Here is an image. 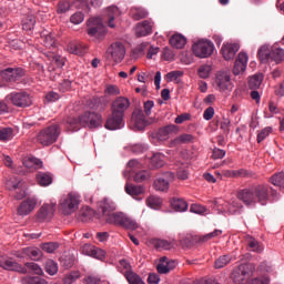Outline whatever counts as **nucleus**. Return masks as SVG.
<instances>
[{"mask_svg":"<svg viewBox=\"0 0 284 284\" xmlns=\"http://www.w3.org/2000/svg\"><path fill=\"white\" fill-rule=\"evenodd\" d=\"M237 199L247 206L256 205V203L265 205V201L270 199V192L265 185L252 186L251 189L240 191L237 193Z\"/></svg>","mask_w":284,"mask_h":284,"instance_id":"f257e3e1","label":"nucleus"},{"mask_svg":"<svg viewBox=\"0 0 284 284\" xmlns=\"http://www.w3.org/2000/svg\"><path fill=\"white\" fill-rule=\"evenodd\" d=\"M123 176L124 179H152V176H154V171L143 169L139 161L131 160L126 164Z\"/></svg>","mask_w":284,"mask_h":284,"instance_id":"f03ea898","label":"nucleus"},{"mask_svg":"<svg viewBox=\"0 0 284 284\" xmlns=\"http://www.w3.org/2000/svg\"><path fill=\"white\" fill-rule=\"evenodd\" d=\"M79 203H81V196L74 192L62 195L59 202V207L62 214L70 216L79 210Z\"/></svg>","mask_w":284,"mask_h":284,"instance_id":"7ed1b4c3","label":"nucleus"},{"mask_svg":"<svg viewBox=\"0 0 284 284\" xmlns=\"http://www.w3.org/2000/svg\"><path fill=\"white\" fill-rule=\"evenodd\" d=\"M59 134H61L59 124H51L38 133L37 141L44 146L52 145V143H57Z\"/></svg>","mask_w":284,"mask_h":284,"instance_id":"20e7f679","label":"nucleus"},{"mask_svg":"<svg viewBox=\"0 0 284 284\" xmlns=\"http://www.w3.org/2000/svg\"><path fill=\"white\" fill-rule=\"evenodd\" d=\"M261 61H275V63H283L284 50L277 47H273L271 50L264 45L257 51Z\"/></svg>","mask_w":284,"mask_h":284,"instance_id":"39448f33","label":"nucleus"},{"mask_svg":"<svg viewBox=\"0 0 284 284\" xmlns=\"http://www.w3.org/2000/svg\"><path fill=\"white\" fill-rule=\"evenodd\" d=\"M176 132H179V126L174 124L162 126L158 131L151 133L152 143H163V141H168L170 136H174Z\"/></svg>","mask_w":284,"mask_h":284,"instance_id":"423d86ee","label":"nucleus"},{"mask_svg":"<svg viewBox=\"0 0 284 284\" xmlns=\"http://www.w3.org/2000/svg\"><path fill=\"white\" fill-rule=\"evenodd\" d=\"M193 54H195L199 59H207V57H212L214 52V43L209 40H199L192 47Z\"/></svg>","mask_w":284,"mask_h":284,"instance_id":"0eeeda50","label":"nucleus"},{"mask_svg":"<svg viewBox=\"0 0 284 284\" xmlns=\"http://www.w3.org/2000/svg\"><path fill=\"white\" fill-rule=\"evenodd\" d=\"M106 59L114 63H121L125 59V45L121 42L112 43L106 50Z\"/></svg>","mask_w":284,"mask_h":284,"instance_id":"6e6552de","label":"nucleus"},{"mask_svg":"<svg viewBox=\"0 0 284 284\" xmlns=\"http://www.w3.org/2000/svg\"><path fill=\"white\" fill-rule=\"evenodd\" d=\"M116 206H114V203L108 199H103L98 202V212L99 214H102L103 220L106 223H110V219L112 216H118L119 213H115Z\"/></svg>","mask_w":284,"mask_h":284,"instance_id":"1a4fd4ad","label":"nucleus"},{"mask_svg":"<svg viewBox=\"0 0 284 284\" xmlns=\"http://www.w3.org/2000/svg\"><path fill=\"white\" fill-rule=\"evenodd\" d=\"M7 100L11 101L17 108H30V105H32V98L24 91L12 92L7 95Z\"/></svg>","mask_w":284,"mask_h":284,"instance_id":"9d476101","label":"nucleus"},{"mask_svg":"<svg viewBox=\"0 0 284 284\" xmlns=\"http://www.w3.org/2000/svg\"><path fill=\"white\" fill-rule=\"evenodd\" d=\"M105 26L101 18H91L88 23V34L95 37V39H103L105 37Z\"/></svg>","mask_w":284,"mask_h":284,"instance_id":"9b49d317","label":"nucleus"},{"mask_svg":"<svg viewBox=\"0 0 284 284\" xmlns=\"http://www.w3.org/2000/svg\"><path fill=\"white\" fill-rule=\"evenodd\" d=\"M215 88L220 92H225L234 88V85L232 84V78L229 71H220L216 73Z\"/></svg>","mask_w":284,"mask_h":284,"instance_id":"f8f14e48","label":"nucleus"},{"mask_svg":"<svg viewBox=\"0 0 284 284\" xmlns=\"http://www.w3.org/2000/svg\"><path fill=\"white\" fill-rule=\"evenodd\" d=\"M130 109V99L125 97H118L111 103V113L115 116L125 118V112Z\"/></svg>","mask_w":284,"mask_h":284,"instance_id":"ddd939ff","label":"nucleus"},{"mask_svg":"<svg viewBox=\"0 0 284 284\" xmlns=\"http://www.w3.org/2000/svg\"><path fill=\"white\" fill-rule=\"evenodd\" d=\"M109 221L110 224L121 225L126 230H136V227H139V224L134 220H132V217H129L123 213H118V215L112 216Z\"/></svg>","mask_w":284,"mask_h":284,"instance_id":"4468645a","label":"nucleus"},{"mask_svg":"<svg viewBox=\"0 0 284 284\" xmlns=\"http://www.w3.org/2000/svg\"><path fill=\"white\" fill-rule=\"evenodd\" d=\"M37 197L24 199L17 209L18 216H28L37 209Z\"/></svg>","mask_w":284,"mask_h":284,"instance_id":"2eb2a0df","label":"nucleus"},{"mask_svg":"<svg viewBox=\"0 0 284 284\" xmlns=\"http://www.w3.org/2000/svg\"><path fill=\"white\" fill-rule=\"evenodd\" d=\"M22 77H26V70L22 68H7L1 71V78L10 83L19 81Z\"/></svg>","mask_w":284,"mask_h":284,"instance_id":"dca6fc26","label":"nucleus"},{"mask_svg":"<svg viewBox=\"0 0 284 284\" xmlns=\"http://www.w3.org/2000/svg\"><path fill=\"white\" fill-rule=\"evenodd\" d=\"M0 267L8 272H19V274H28V268L23 267L18 262H14L12 257H0Z\"/></svg>","mask_w":284,"mask_h":284,"instance_id":"f3484780","label":"nucleus"},{"mask_svg":"<svg viewBox=\"0 0 284 284\" xmlns=\"http://www.w3.org/2000/svg\"><path fill=\"white\" fill-rule=\"evenodd\" d=\"M82 128H99L101 125V115L95 112H84L80 116Z\"/></svg>","mask_w":284,"mask_h":284,"instance_id":"a211bd4d","label":"nucleus"},{"mask_svg":"<svg viewBox=\"0 0 284 284\" xmlns=\"http://www.w3.org/2000/svg\"><path fill=\"white\" fill-rule=\"evenodd\" d=\"M57 203L43 204L37 212L36 219L38 223H43V221H50L54 216V211Z\"/></svg>","mask_w":284,"mask_h":284,"instance_id":"6ab92c4d","label":"nucleus"},{"mask_svg":"<svg viewBox=\"0 0 284 284\" xmlns=\"http://www.w3.org/2000/svg\"><path fill=\"white\" fill-rule=\"evenodd\" d=\"M22 163L23 166L27 169L18 171V174H21L22 176H26L28 172L37 170V168H43V162L32 155L24 158Z\"/></svg>","mask_w":284,"mask_h":284,"instance_id":"aec40b11","label":"nucleus"},{"mask_svg":"<svg viewBox=\"0 0 284 284\" xmlns=\"http://www.w3.org/2000/svg\"><path fill=\"white\" fill-rule=\"evenodd\" d=\"M251 270H252V264H241L232 273V278L234 283L241 284L243 281H245V277L250 276Z\"/></svg>","mask_w":284,"mask_h":284,"instance_id":"412c9836","label":"nucleus"},{"mask_svg":"<svg viewBox=\"0 0 284 284\" xmlns=\"http://www.w3.org/2000/svg\"><path fill=\"white\" fill-rule=\"evenodd\" d=\"M247 68V53L241 52L237 55V59L235 60L234 67H233V74L235 77H239V74H243Z\"/></svg>","mask_w":284,"mask_h":284,"instance_id":"4be33fe9","label":"nucleus"},{"mask_svg":"<svg viewBox=\"0 0 284 284\" xmlns=\"http://www.w3.org/2000/svg\"><path fill=\"white\" fill-rule=\"evenodd\" d=\"M174 267H176V261L163 256L160 258L156 270L159 274H169V272H172Z\"/></svg>","mask_w":284,"mask_h":284,"instance_id":"5701e85b","label":"nucleus"},{"mask_svg":"<svg viewBox=\"0 0 284 284\" xmlns=\"http://www.w3.org/2000/svg\"><path fill=\"white\" fill-rule=\"evenodd\" d=\"M216 176H226L229 179H250L254 175L252 174V172L242 169L237 171H223L222 174L220 172H216Z\"/></svg>","mask_w":284,"mask_h":284,"instance_id":"b1692460","label":"nucleus"},{"mask_svg":"<svg viewBox=\"0 0 284 284\" xmlns=\"http://www.w3.org/2000/svg\"><path fill=\"white\" fill-rule=\"evenodd\" d=\"M122 115H114V113H111V116L106 120L105 128L106 130H121L123 125H125V122L123 121Z\"/></svg>","mask_w":284,"mask_h":284,"instance_id":"393cba45","label":"nucleus"},{"mask_svg":"<svg viewBox=\"0 0 284 284\" xmlns=\"http://www.w3.org/2000/svg\"><path fill=\"white\" fill-rule=\"evenodd\" d=\"M240 45L237 43H227L222 47V54L226 61H230L233 57H236V53L240 50Z\"/></svg>","mask_w":284,"mask_h":284,"instance_id":"a878e982","label":"nucleus"},{"mask_svg":"<svg viewBox=\"0 0 284 284\" xmlns=\"http://www.w3.org/2000/svg\"><path fill=\"white\" fill-rule=\"evenodd\" d=\"M245 241H246V245L251 252L261 254V253H263V250H265V247L263 246V243H261L256 239L252 237V235H246Z\"/></svg>","mask_w":284,"mask_h":284,"instance_id":"bb28decb","label":"nucleus"},{"mask_svg":"<svg viewBox=\"0 0 284 284\" xmlns=\"http://www.w3.org/2000/svg\"><path fill=\"white\" fill-rule=\"evenodd\" d=\"M135 34L136 37H148V34H152V23L148 20L138 23Z\"/></svg>","mask_w":284,"mask_h":284,"instance_id":"cd10ccee","label":"nucleus"},{"mask_svg":"<svg viewBox=\"0 0 284 284\" xmlns=\"http://www.w3.org/2000/svg\"><path fill=\"white\" fill-rule=\"evenodd\" d=\"M170 43L172 48H175L176 50H183L187 43V38L181 33H175L170 38Z\"/></svg>","mask_w":284,"mask_h":284,"instance_id":"c85d7f7f","label":"nucleus"},{"mask_svg":"<svg viewBox=\"0 0 284 284\" xmlns=\"http://www.w3.org/2000/svg\"><path fill=\"white\" fill-rule=\"evenodd\" d=\"M132 119L134 121L135 128L138 130H143L145 125H148V121H145V115L143 114V111L141 110H135L132 114Z\"/></svg>","mask_w":284,"mask_h":284,"instance_id":"c756f323","label":"nucleus"},{"mask_svg":"<svg viewBox=\"0 0 284 284\" xmlns=\"http://www.w3.org/2000/svg\"><path fill=\"white\" fill-rule=\"evenodd\" d=\"M65 128L69 132H77L78 130H81L82 128L81 118L69 116L65 120Z\"/></svg>","mask_w":284,"mask_h":284,"instance_id":"7c9ffc66","label":"nucleus"},{"mask_svg":"<svg viewBox=\"0 0 284 284\" xmlns=\"http://www.w3.org/2000/svg\"><path fill=\"white\" fill-rule=\"evenodd\" d=\"M120 14L121 12L116 7H109L106 9V21L109 28H116V24H114V19H116V17H119Z\"/></svg>","mask_w":284,"mask_h":284,"instance_id":"2f4dec72","label":"nucleus"},{"mask_svg":"<svg viewBox=\"0 0 284 284\" xmlns=\"http://www.w3.org/2000/svg\"><path fill=\"white\" fill-rule=\"evenodd\" d=\"M125 192L130 196H140V194H143V192H145V189L143 187V185L132 184L128 182L125 184Z\"/></svg>","mask_w":284,"mask_h":284,"instance_id":"473e14b6","label":"nucleus"},{"mask_svg":"<svg viewBox=\"0 0 284 284\" xmlns=\"http://www.w3.org/2000/svg\"><path fill=\"white\" fill-rule=\"evenodd\" d=\"M22 254L24 256H29L31 261H40L41 256H43V254L41 253V250L37 247H24L22 248Z\"/></svg>","mask_w":284,"mask_h":284,"instance_id":"72a5a7b5","label":"nucleus"},{"mask_svg":"<svg viewBox=\"0 0 284 284\" xmlns=\"http://www.w3.org/2000/svg\"><path fill=\"white\" fill-rule=\"evenodd\" d=\"M150 168L159 169L165 165V155L161 153H154L150 159Z\"/></svg>","mask_w":284,"mask_h":284,"instance_id":"f704fd0d","label":"nucleus"},{"mask_svg":"<svg viewBox=\"0 0 284 284\" xmlns=\"http://www.w3.org/2000/svg\"><path fill=\"white\" fill-rule=\"evenodd\" d=\"M68 50L71 54H77L78 57H83L88 48L81 43L72 42L68 45Z\"/></svg>","mask_w":284,"mask_h":284,"instance_id":"c9c22d12","label":"nucleus"},{"mask_svg":"<svg viewBox=\"0 0 284 284\" xmlns=\"http://www.w3.org/2000/svg\"><path fill=\"white\" fill-rule=\"evenodd\" d=\"M146 205L151 207V210H159L161 205H163V199L159 195H150L146 197Z\"/></svg>","mask_w":284,"mask_h":284,"instance_id":"e433bc0d","label":"nucleus"},{"mask_svg":"<svg viewBox=\"0 0 284 284\" xmlns=\"http://www.w3.org/2000/svg\"><path fill=\"white\" fill-rule=\"evenodd\" d=\"M151 245H153L155 250H172V242L168 240L153 239L151 240Z\"/></svg>","mask_w":284,"mask_h":284,"instance_id":"4c0bfd02","label":"nucleus"},{"mask_svg":"<svg viewBox=\"0 0 284 284\" xmlns=\"http://www.w3.org/2000/svg\"><path fill=\"white\" fill-rule=\"evenodd\" d=\"M153 187L156 192H168L170 190V181L165 179H155Z\"/></svg>","mask_w":284,"mask_h":284,"instance_id":"58836bf2","label":"nucleus"},{"mask_svg":"<svg viewBox=\"0 0 284 284\" xmlns=\"http://www.w3.org/2000/svg\"><path fill=\"white\" fill-rule=\"evenodd\" d=\"M14 139V130L12 128L0 126V141L8 142Z\"/></svg>","mask_w":284,"mask_h":284,"instance_id":"ea45409f","label":"nucleus"},{"mask_svg":"<svg viewBox=\"0 0 284 284\" xmlns=\"http://www.w3.org/2000/svg\"><path fill=\"white\" fill-rule=\"evenodd\" d=\"M230 263H232L231 255H221L215 260L214 267L215 270H223V267H226V265H230Z\"/></svg>","mask_w":284,"mask_h":284,"instance_id":"a19ab883","label":"nucleus"},{"mask_svg":"<svg viewBox=\"0 0 284 284\" xmlns=\"http://www.w3.org/2000/svg\"><path fill=\"white\" fill-rule=\"evenodd\" d=\"M171 205L178 212H185L187 210V202L180 197H173L171 200Z\"/></svg>","mask_w":284,"mask_h":284,"instance_id":"79ce46f5","label":"nucleus"},{"mask_svg":"<svg viewBox=\"0 0 284 284\" xmlns=\"http://www.w3.org/2000/svg\"><path fill=\"white\" fill-rule=\"evenodd\" d=\"M261 83H263V74H255L248 79L250 90H258Z\"/></svg>","mask_w":284,"mask_h":284,"instance_id":"37998d69","label":"nucleus"},{"mask_svg":"<svg viewBox=\"0 0 284 284\" xmlns=\"http://www.w3.org/2000/svg\"><path fill=\"white\" fill-rule=\"evenodd\" d=\"M92 216H94V210H92L90 206H85L80 211V221L83 223L92 221Z\"/></svg>","mask_w":284,"mask_h":284,"instance_id":"c03bdc74","label":"nucleus"},{"mask_svg":"<svg viewBox=\"0 0 284 284\" xmlns=\"http://www.w3.org/2000/svg\"><path fill=\"white\" fill-rule=\"evenodd\" d=\"M41 38H42L44 48L52 50V48L57 45V40L54 39V36H52V33H43Z\"/></svg>","mask_w":284,"mask_h":284,"instance_id":"a18cd8bd","label":"nucleus"},{"mask_svg":"<svg viewBox=\"0 0 284 284\" xmlns=\"http://www.w3.org/2000/svg\"><path fill=\"white\" fill-rule=\"evenodd\" d=\"M37 23V19L34 18V16L30 14L27 16L23 20H22V29L30 31L34 29V26Z\"/></svg>","mask_w":284,"mask_h":284,"instance_id":"49530a36","label":"nucleus"},{"mask_svg":"<svg viewBox=\"0 0 284 284\" xmlns=\"http://www.w3.org/2000/svg\"><path fill=\"white\" fill-rule=\"evenodd\" d=\"M131 17L134 21H141V19H145V17H148V11L143 8H133L131 9Z\"/></svg>","mask_w":284,"mask_h":284,"instance_id":"de8ad7c7","label":"nucleus"},{"mask_svg":"<svg viewBox=\"0 0 284 284\" xmlns=\"http://www.w3.org/2000/svg\"><path fill=\"white\" fill-rule=\"evenodd\" d=\"M22 284H48V281L39 276H24L21 278Z\"/></svg>","mask_w":284,"mask_h":284,"instance_id":"09e8293b","label":"nucleus"},{"mask_svg":"<svg viewBox=\"0 0 284 284\" xmlns=\"http://www.w3.org/2000/svg\"><path fill=\"white\" fill-rule=\"evenodd\" d=\"M7 190H21L23 182L19 179H9L6 181Z\"/></svg>","mask_w":284,"mask_h":284,"instance_id":"8fccbe9b","label":"nucleus"},{"mask_svg":"<svg viewBox=\"0 0 284 284\" xmlns=\"http://www.w3.org/2000/svg\"><path fill=\"white\" fill-rule=\"evenodd\" d=\"M119 271L123 276H126V274H132V265H130V262L128 260H120L119 262Z\"/></svg>","mask_w":284,"mask_h":284,"instance_id":"3c124183","label":"nucleus"},{"mask_svg":"<svg viewBox=\"0 0 284 284\" xmlns=\"http://www.w3.org/2000/svg\"><path fill=\"white\" fill-rule=\"evenodd\" d=\"M124 278L128 281L129 284H145V282H143V278H141L139 276V274L131 272V273H126V276H124Z\"/></svg>","mask_w":284,"mask_h":284,"instance_id":"603ef678","label":"nucleus"},{"mask_svg":"<svg viewBox=\"0 0 284 284\" xmlns=\"http://www.w3.org/2000/svg\"><path fill=\"white\" fill-rule=\"evenodd\" d=\"M45 272L47 274H50V276H54V274H57V272H59V265L57 264V262L49 260L45 263Z\"/></svg>","mask_w":284,"mask_h":284,"instance_id":"864d4df0","label":"nucleus"},{"mask_svg":"<svg viewBox=\"0 0 284 284\" xmlns=\"http://www.w3.org/2000/svg\"><path fill=\"white\" fill-rule=\"evenodd\" d=\"M211 72H212V65L210 64H202L197 70V74L200 79H207Z\"/></svg>","mask_w":284,"mask_h":284,"instance_id":"5fc2aeb1","label":"nucleus"},{"mask_svg":"<svg viewBox=\"0 0 284 284\" xmlns=\"http://www.w3.org/2000/svg\"><path fill=\"white\" fill-rule=\"evenodd\" d=\"M105 97H119L121 94V89L114 84L106 85L104 90Z\"/></svg>","mask_w":284,"mask_h":284,"instance_id":"6e6d98bb","label":"nucleus"},{"mask_svg":"<svg viewBox=\"0 0 284 284\" xmlns=\"http://www.w3.org/2000/svg\"><path fill=\"white\" fill-rule=\"evenodd\" d=\"M24 265L27 270H29V272H33V274H37L38 276H41V274H43V270L41 268V266H39V264L34 262H27Z\"/></svg>","mask_w":284,"mask_h":284,"instance_id":"4d7b16f0","label":"nucleus"},{"mask_svg":"<svg viewBox=\"0 0 284 284\" xmlns=\"http://www.w3.org/2000/svg\"><path fill=\"white\" fill-rule=\"evenodd\" d=\"M272 131H273L272 126H266V128L262 129L261 131H258L257 143H263V141H265L266 136L272 134Z\"/></svg>","mask_w":284,"mask_h":284,"instance_id":"13d9d810","label":"nucleus"},{"mask_svg":"<svg viewBox=\"0 0 284 284\" xmlns=\"http://www.w3.org/2000/svg\"><path fill=\"white\" fill-rule=\"evenodd\" d=\"M72 6L70 4V1L62 0L58 3L57 12L58 14H65L70 10Z\"/></svg>","mask_w":284,"mask_h":284,"instance_id":"bf43d9fd","label":"nucleus"},{"mask_svg":"<svg viewBox=\"0 0 284 284\" xmlns=\"http://www.w3.org/2000/svg\"><path fill=\"white\" fill-rule=\"evenodd\" d=\"M194 139V136H192V134H187V133H184V134H181L180 136H178L175 140H174V143L176 145H181L183 143H192V140Z\"/></svg>","mask_w":284,"mask_h":284,"instance_id":"052dcab7","label":"nucleus"},{"mask_svg":"<svg viewBox=\"0 0 284 284\" xmlns=\"http://www.w3.org/2000/svg\"><path fill=\"white\" fill-rule=\"evenodd\" d=\"M181 77H183V71H171L165 74V80L171 83L172 81H179Z\"/></svg>","mask_w":284,"mask_h":284,"instance_id":"680f3d73","label":"nucleus"},{"mask_svg":"<svg viewBox=\"0 0 284 284\" xmlns=\"http://www.w3.org/2000/svg\"><path fill=\"white\" fill-rule=\"evenodd\" d=\"M243 209V204H241V202H239V200H232L229 203V212L230 214H236V212H239V210Z\"/></svg>","mask_w":284,"mask_h":284,"instance_id":"e2e57ef3","label":"nucleus"},{"mask_svg":"<svg viewBox=\"0 0 284 284\" xmlns=\"http://www.w3.org/2000/svg\"><path fill=\"white\" fill-rule=\"evenodd\" d=\"M43 252H47V254H54L55 250H59V244L54 242H48L42 244Z\"/></svg>","mask_w":284,"mask_h":284,"instance_id":"0e129e2a","label":"nucleus"},{"mask_svg":"<svg viewBox=\"0 0 284 284\" xmlns=\"http://www.w3.org/2000/svg\"><path fill=\"white\" fill-rule=\"evenodd\" d=\"M84 19H85V16H83V12H75L71 16L70 21L74 26H79V23H83Z\"/></svg>","mask_w":284,"mask_h":284,"instance_id":"69168bd1","label":"nucleus"},{"mask_svg":"<svg viewBox=\"0 0 284 284\" xmlns=\"http://www.w3.org/2000/svg\"><path fill=\"white\" fill-rule=\"evenodd\" d=\"M80 277H81V273L72 272V273L64 276L63 283L64 284H72L73 281H77V278H80Z\"/></svg>","mask_w":284,"mask_h":284,"instance_id":"338daca9","label":"nucleus"},{"mask_svg":"<svg viewBox=\"0 0 284 284\" xmlns=\"http://www.w3.org/2000/svg\"><path fill=\"white\" fill-rule=\"evenodd\" d=\"M190 212H193V214H205V212H207V207L201 204H193L190 207Z\"/></svg>","mask_w":284,"mask_h":284,"instance_id":"774afa93","label":"nucleus"}]
</instances>
